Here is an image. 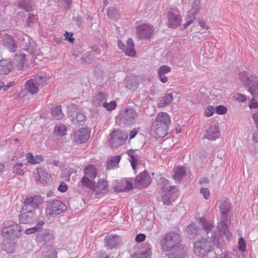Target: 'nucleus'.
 I'll return each instance as SVG.
<instances>
[{"label":"nucleus","instance_id":"864d4df0","mask_svg":"<svg viewBox=\"0 0 258 258\" xmlns=\"http://www.w3.org/2000/svg\"><path fill=\"white\" fill-rule=\"evenodd\" d=\"M238 248L242 252L245 250V241L242 237L238 238Z\"/></svg>","mask_w":258,"mask_h":258},{"label":"nucleus","instance_id":"dca6fc26","mask_svg":"<svg viewBox=\"0 0 258 258\" xmlns=\"http://www.w3.org/2000/svg\"><path fill=\"white\" fill-rule=\"evenodd\" d=\"M21 227L18 224L5 227L3 229V235L8 238H18L20 236Z\"/></svg>","mask_w":258,"mask_h":258},{"label":"nucleus","instance_id":"e2e57ef3","mask_svg":"<svg viewBox=\"0 0 258 258\" xmlns=\"http://www.w3.org/2000/svg\"><path fill=\"white\" fill-rule=\"evenodd\" d=\"M146 238V236L144 234H139L135 237V241L138 242H142L144 241Z\"/></svg>","mask_w":258,"mask_h":258},{"label":"nucleus","instance_id":"f03ea898","mask_svg":"<svg viewBox=\"0 0 258 258\" xmlns=\"http://www.w3.org/2000/svg\"><path fill=\"white\" fill-rule=\"evenodd\" d=\"M218 208H219L220 212H221V221L218 225V229L219 232L217 233H211V237L213 239V244L218 246L219 244L218 238L219 236L226 235L227 238L230 239V233L228 231V227L226 222L227 214L230 210V204L228 199L225 197H222L218 201Z\"/></svg>","mask_w":258,"mask_h":258},{"label":"nucleus","instance_id":"0eeeda50","mask_svg":"<svg viewBox=\"0 0 258 258\" xmlns=\"http://www.w3.org/2000/svg\"><path fill=\"white\" fill-rule=\"evenodd\" d=\"M211 223L208 221L205 218H202L197 221L196 223H192L187 226L186 231L188 234H197L200 232L201 229L204 230L208 234L213 229Z\"/></svg>","mask_w":258,"mask_h":258},{"label":"nucleus","instance_id":"338daca9","mask_svg":"<svg viewBox=\"0 0 258 258\" xmlns=\"http://www.w3.org/2000/svg\"><path fill=\"white\" fill-rule=\"evenodd\" d=\"M252 119L254 120V123L256 124V127L258 128V112L252 114Z\"/></svg>","mask_w":258,"mask_h":258},{"label":"nucleus","instance_id":"aec40b11","mask_svg":"<svg viewBox=\"0 0 258 258\" xmlns=\"http://www.w3.org/2000/svg\"><path fill=\"white\" fill-rule=\"evenodd\" d=\"M90 138V131L86 128H81L74 132V142L77 144H83L87 142Z\"/></svg>","mask_w":258,"mask_h":258},{"label":"nucleus","instance_id":"9d476101","mask_svg":"<svg viewBox=\"0 0 258 258\" xmlns=\"http://www.w3.org/2000/svg\"><path fill=\"white\" fill-rule=\"evenodd\" d=\"M211 249V244L206 239L202 238L195 242L193 251L195 254L203 257L209 252Z\"/></svg>","mask_w":258,"mask_h":258},{"label":"nucleus","instance_id":"3c124183","mask_svg":"<svg viewBox=\"0 0 258 258\" xmlns=\"http://www.w3.org/2000/svg\"><path fill=\"white\" fill-rule=\"evenodd\" d=\"M71 0H59L58 5L64 10H68L71 5Z\"/></svg>","mask_w":258,"mask_h":258},{"label":"nucleus","instance_id":"6e6552de","mask_svg":"<svg viewBox=\"0 0 258 258\" xmlns=\"http://www.w3.org/2000/svg\"><path fill=\"white\" fill-rule=\"evenodd\" d=\"M97 169L94 165H88L84 169V177L81 179V184L86 187H94V179L97 176Z\"/></svg>","mask_w":258,"mask_h":258},{"label":"nucleus","instance_id":"473e14b6","mask_svg":"<svg viewBox=\"0 0 258 258\" xmlns=\"http://www.w3.org/2000/svg\"><path fill=\"white\" fill-rule=\"evenodd\" d=\"M168 125H153V131L156 138H161L166 135V129H167Z\"/></svg>","mask_w":258,"mask_h":258},{"label":"nucleus","instance_id":"774afa93","mask_svg":"<svg viewBox=\"0 0 258 258\" xmlns=\"http://www.w3.org/2000/svg\"><path fill=\"white\" fill-rule=\"evenodd\" d=\"M252 141L253 143H258V131L254 132L252 134Z\"/></svg>","mask_w":258,"mask_h":258},{"label":"nucleus","instance_id":"c756f323","mask_svg":"<svg viewBox=\"0 0 258 258\" xmlns=\"http://www.w3.org/2000/svg\"><path fill=\"white\" fill-rule=\"evenodd\" d=\"M3 41L6 48L10 50V52H14L16 51V45L14 42L13 38L10 35L4 34L3 35Z\"/></svg>","mask_w":258,"mask_h":258},{"label":"nucleus","instance_id":"49530a36","mask_svg":"<svg viewBox=\"0 0 258 258\" xmlns=\"http://www.w3.org/2000/svg\"><path fill=\"white\" fill-rule=\"evenodd\" d=\"M22 164L20 163H17L13 165V173L17 175H23L24 171L22 169Z\"/></svg>","mask_w":258,"mask_h":258},{"label":"nucleus","instance_id":"5701e85b","mask_svg":"<svg viewBox=\"0 0 258 258\" xmlns=\"http://www.w3.org/2000/svg\"><path fill=\"white\" fill-rule=\"evenodd\" d=\"M30 79L34 80V83L41 86L46 85L50 80V76L44 72H39L34 75V78Z\"/></svg>","mask_w":258,"mask_h":258},{"label":"nucleus","instance_id":"6e6d98bb","mask_svg":"<svg viewBox=\"0 0 258 258\" xmlns=\"http://www.w3.org/2000/svg\"><path fill=\"white\" fill-rule=\"evenodd\" d=\"M214 107L213 106H208L205 109V116L209 117L214 113Z\"/></svg>","mask_w":258,"mask_h":258},{"label":"nucleus","instance_id":"ddd939ff","mask_svg":"<svg viewBox=\"0 0 258 258\" xmlns=\"http://www.w3.org/2000/svg\"><path fill=\"white\" fill-rule=\"evenodd\" d=\"M136 33L140 39H149L154 33V27L148 24L140 25L136 27Z\"/></svg>","mask_w":258,"mask_h":258},{"label":"nucleus","instance_id":"603ef678","mask_svg":"<svg viewBox=\"0 0 258 258\" xmlns=\"http://www.w3.org/2000/svg\"><path fill=\"white\" fill-rule=\"evenodd\" d=\"M214 110H215L216 113L220 115L225 114L227 113V108L221 105L216 107V108H215Z\"/></svg>","mask_w":258,"mask_h":258},{"label":"nucleus","instance_id":"4468645a","mask_svg":"<svg viewBox=\"0 0 258 258\" xmlns=\"http://www.w3.org/2000/svg\"><path fill=\"white\" fill-rule=\"evenodd\" d=\"M134 179H122L116 181L113 183V189L117 192H124L126 190L131 189L134 186Z\"/></svg>","mask_w":258,"mask_h":258},{"label":"nucleus","instance_id":"1a4fd4ad","mask_svg":"<svg viewBox=\"0 0 258 258\" xmlns=\"http://www.w3.org/2000/svg\"><path fill=\"white\" fill-rule=\"evenodd\" d=\"M66 205L60 201H50L47 204V215L53 216L59 215L66 210Z\"/></svg>","mask_w":258,"mask_h":258},{"label":"nucleus","instance_id":"a211bd4d","mask_svg":"<svg viewBox=\"0 0 258 258\" xmlns=\"http://www.w3.org/2000/svg\"><path fill=\"white\" fill-rule=\"evenodd\" d=\"M68 115L74 124H79L85 120V115L76 111V107L74 105H71L68 108Z\"/></svg>","mask_w":258,"mask_h":258},{"label":"nucleus","instance_id":"a18cd8bd","mask_svg":"<svg viewBox=\"0 0 258 258\" xmlns=\"http://www.w3.org/2000/svg\"><path fill=\"white\" fill-rule=\"evenodd\" d=\"M99 105H102V107L105 108L107 111H111L115 109L116 107V103L115 101H111L109 103L102 102Z\"/></svg>","mask_w":258,"mask_h":258},{"label":"nucleus","instance_id":"cd10ccee","mask_svg":"<svg viewBox=\"0 0 258 258\" xmlns=\"http://www.w3.org/2000/svg\"><path fill=\"white\" fill-rule=\"evenodd\" d=\"M120 242V238L117 235H109L105 237V245L109 249L115 248Z\"/></svg>","mask_w":258,"mask_h":258},{"label":"nucleus","instance_id":"37998d69","mask_svg":"<svg viewBox=\"0 0 258 258\" xmlns=\"http://www.w3.org/2000/svg\"><path fill=\"white\" fill-rule=\"evenodd\" d=\"M19 7L25 10L27 12H29L32 8V5L28 0H20L19 2Z\"/></svg>","mask_w":258,"mask_h":258},{"label":"nucleus","instance_id":"7c9ffc66","mask_svg":"<svg viewBox=\"0 0 258 258\" xmlns=\"http://www.w3.org/2000/svg\"><path fill=\"white\" fill-rule=\"evenodd\" d=\"M13 68V64L9 59H3L0 61V74L7 75L10 73Z\"/></svg>","mask_w":258,"mask_h":258},{"label":"nucleus","instance_id":"f704fd0d","mask_svg":"<svg viewBox=\"0 0 258 258\" xmlns=\"http://www.w3.org/2000/svg\"><path fill=\"white\" fill-rule=\"evenodd\" d=\"M186 174V171H185L184 168L182 166H178L174 169V181L177 182H180L181 179L185 176Z\"/></svg>","mask_w":258,"mask_h":258},{"label":"nucleus","instance_id":"052dcab7","mask_svg":"<svg viewBox=\"0 0 258 258\" xmlns=\"http://www.w3.org/2000/svg\"><path fill=\"white\" fill-rule=\"evenodd\" d=\"M64 37H65V40L69 41L71 43H73L74 39L73 37V34L69 32H66L64 34Z\"/></svg>","mask_w":258,"mask_h":258},{"label":"nucleus","instance_id":"5fc2aeb1","mask_svg":"<svg viewBox=\"0 0 258 258\" xmlns=\"http://www.w3.org/2000/svg\"><path fill=\"white\" fill-rule=\"evenodd\" d=\"M234 98H235V101L239 103L244 102L247 100V98H246L245 96L240 93L235 94V96H234Z\"/></svg>","mask_w":258,"mask_h":258},{"label":"nucleus","instance_id":"72a5a7b5","mask_svg":"<svg viewBox=\"0 0 258 258\" xmlns=\"http://www.w3.org/2000/svg\"><path fill=\"white\" fill-rule=\"evenodd\" d=\"M38 86H40L33 82V79H30L26 82L25 90L31 95H35L39 91Z\"/></svg>","mask_w":258,"mask_h":258},{"label":"nucleus","instance_id":"09e8293b","mask_svg":"<svg viewBox=\"0 0 258 258\" xmlns=\"http://www.w3.org/2000/svg\"><path fill=\"white\" fill-rule=\"evenodd\" d=\"M258 90H256V96H253V97L249 101V108L250 109L258 108V101L254 98L258 97Z\"/></svg>","mask_w":258,"mask_h":258},{"label":"nucleus","instance_id":"bf43d9fd","mask_svg":"<svg viewBox=\"0 0 258 258\" xmlns=\"http://www.w3.org/2000/svg\"><path fill=\"white\" fill-rule=\"evenodd\" d=\"M14 249H15V244L14 243H10L9 244V246L5 245V250L8 253L13 252Z\"/></svg>","mask_w":258,"mask_h":258},{"label":"nucleus","instance_id":"de8ad7c7","mask_svg":"<svg viewBox=\"0 0 258 258\" xmlns=\"http://www.w3.org/2000/svg\"><path fill=\"white\" fill-rule=\"evenodd\" d=\"M138 82L134 79H128L126 80V88L132 90H134L138 87Z\"/></svg>","mask_w":258,"mask_h":258},{"label":"nucleus","instance_id":"f8f14e48","mask_svg":"<svg viewBox=\"0 0 258 258\" xmlns=\"http://www.w3.org/2000/svg\"><path fill=\"white\" fill-rule=\"evenodd\" d=\"M200 10V0H194L191 5V8L189 11L187 12V15L185 16V23L183 24L182 28L185 29L189 26L195 20V16L199 13Z\"/></svg>","mask_w":258,"mask_h":258},{"label":"nucleus","instance_id":"0e129e2a","mask_svg":"<svg viewBox=\"0 0 258 258\" xmlns=\"http://www.w3.org/2000/svg\"><path fill=\"white\" fill-rule=\"evenodd\" d=\"M198 22L202 28L205 30H208L209 29V27L206 25V23H205L204 20L202 19H199Z\"/></svg>","mask_w":258,"mask_h":258},{"label":"nucleus","instance_id":"9b49d317","mask_svg":"<svg viewBox=\"0 0 258 258\" xmlns=\"http://www.w3.org/2000/svg\"><path fill=\"white\" fill-rule=\"evenodd\" d=\"M128 137L126 132L121 130H115L109 134V143L115 147L121 146Z\"/></svg>","mask_w":258,"mask_h":258},{"label":"nucleus","instance_id":"393cba45","mask_svg":"<svg viewBox=\"0 0 258 258\" xmlns=\"http://www.w3.org/2000/svg\"><path fill=\"white\" fill-rule=\"evenodd\" d=\"M128 156H129V161L132 165V169L136 173L137 167L139 166V163L141 162V156L136 153L135 150H129L126 152Z\"/></svg>","mask_w":258,"mask_h":258},{"label":"nucleus","instance_id":"58836bf2","mask_svg":"<svg viewBox=\"0 0 258 258\" xmlns=\"http://www.w3.org/2000/svg\"><path fill=\"white\" fill-rule=\"evenodd\" d=\"M66 126L61 123H58L55 124L54 128V134L58 137H63L66 135Z\"/></svg>","mask_w":258,"mask_h":258},{"label":"nucleus","instance_id":"4c0bfd02","mask_svg":"<svg viewBox=\"0 0 258 258\" xmlns=\"http://www.w3.org/2000/svg\"><path fill=\"white\" fill-rule=\"evenodd\" d=\"M27 161L31 164H37L43 161V158L40 155L33 156L31 153H28L26 156Z\"/></svg>","mask_w":258,"mask_h":258},{"label":"nucleus","instance_id":"4d7b16f0","mask_svg":"<svg viewBox=\"0 0 258 258\" xmlns=\"http://www.w3.org/2000/svg\"><path fill=\"white\" fill-rule=\"evenodd\" d=\"M200 193H201L202 195L204 196V199L206 200L209 199V195L210 194L209 189L204 187L201 188V189H200Z\"/></svg>","mask_w":258,"mask_h":258},{"label":"nucleus","instance_id":"bb28decb","mask_svg":"<svg viewBox=\"0 0 258 258\" xmlns=\"http://www.w3.org/2000/svg\"><path fill=\"white\" fill-rule=\"evenodd\" d=\"M34 218V211L33 210H22L21 215L20 216V222L21 224H27L33 221Z\"/></svg>","mask_w":258,"mask_h":258},{"label":"nucleus","instance_id":"6ab92c4d","mask_svg":"<svg viewBox=\"0 0 258 258\" xmlns=\"http://www.w3.org/2000/svg\"><path fill=\"white\" fill-rule=\"evenodd\" d=\"M117 45L126 55L131 57H134L135 55L134 41L131 38H128L126 45L124 44L121 40H118Z\"/></svg>","mask_w":258,"mask_h":258},{"label":"nucleus","instance_id":"20e7f679","mask_svg":"<svg viewBox=\"0 0 258 258\" xmlns=\"http://www.w3.org/2000/svg\"><path fill=\"white\" fill-rule=\"evenodd\" d=\"M160 184H161L162 190H163V204L169 205L176 200L177 196L176 195V188L173 185H169V181L164 178H160Z\"/></svg>","mask_w":258,"mask_h":258},{"label":"nucleus","instance_id":"b1692460","mask_svg":"<svg viewBox=\"0 0 258 258\" xmlns=\"http://www.w3.org/2000/svg\"><path fill=\"white\" fill-rule=\"evenodd\" d=\"M108 183L107 181L103 179L99 180L95 185V182H94V186L92 188L87 187L88 189L93 190L97 194L100 193H107L108 192Z\"/></svg>","mask_w":258,"mask_h":258},{"label":"nucleus","instance_id":"c9c22d12","mask_svg":"<svg viewBox=\"0 0 258 258\" xmlns=\"http://www.w3.org/2000/svg\"><path fill=\"white\" fill-rule=\"evenodd\" d=\"M37 175L39 177L40 182L42 184H45L50 179V175L47 172L46 170L42 168H38L37 170Z\"/></svg>","mask_w":258,"mask_h":258},{"label":"nucleus","instance_id":"f3484780","mask_svg":"<svg viewBox=\"0 0 258 258\" xmlns=\"http://www.w3.org/2000/svg\"><path fill=\"white\" fill-rule=\"evenodd\" d=\"M182 18L174 11H170L167 13V26L170 29H176L180 26Z\"/></svg>","mask_w":258,"mask_h":258},{"label":"nucleus","instance_id":"680f3d73","mask_svg":"<svg viewBox=\"0 0 258 258\" xmlns=\"http://www.w3.org/2000/svg\"><path fill=\"white\" fill-rule=\"evenodd\" d=\"M68 189V186L63 182H61L60 184H59V186L58 187V190L61 192H66Z\"/></svg>","mask_w":258,"mask_h":258},{"label":"nucleus","instance_id":"8fccbe9b","mask_svg":"<svg viewBox=\"0 0 258 258\" xmlns=\"http://www.w3.org/2000/svg\"><path fill=\"white\" fill-rule=\"evenodd\" d=\"M107 98L106 94L103 93H99L95 96V101L98 105H100L101 102L105 100Z\"/></svg>","mask_w":258,"mask_h":258},{"label":"nucleus","instance_id":"423d86ee","mask_svg":"<svg viewBox=\"0 0 258 258\" xmlns=\"http://www.w3.org/2000/svg\"><path fill=\"white\" fill-rule=\"evenodd\" d=\"M139 113L132 108H125L120 111L117 119L125 125H131L135 122Z\"/></svg>","mask_w":258,"mask_h":258},{"label":"nucleus","instance_id":"13d9d810","mask_svg":"<svg viewBox=\"0 0 258 258\" xmlns=\"http://www.w3.org/2000/svg\"><path fill=\"white\" fill-rule=\"evenodd\" d=\"M116 13V10H115L114 7H111L107 10V15L108 17L110 18H113L115 17V14Z\"/></svg>","mask_w":258,"mask_h":258},{"label":"nucleus","instance_id":"79ce46f5","mask_svg":"<svg viewBox=\"0 0 258 258\" xmlns=\"http://www.w3.org/2000/svg\"><path fill=\"white\" fill-rule=\"evenodd\" d=\"M51 115L56 120H59L62 118L64 114L61 111V106H57L51 109Z\"/></svg>","mask_w":258,"mask_h":258},{"label":"nucleus","instance_id":"2eb2a0df","mask_svg":"<svg viewBox=\"0 0 258 258\" xmlns=\"http://www.w3.org/2000/svg\"><path fill=\"white\" fill-rule=\"evenodd\" d=\"M43 199L40 196H34V197H28L24 201V206L23 207V211L34 210L38 206L42 204Z\"/></svg>","mask_w":258,"mask_h":258},{"label":"nucleus","instance_id":"412c9836","mask_svg":"<svg viewBox=\"0 0 258 258\" xmlns=\"http://www.w3.org/2000/svg\"><path fill=\"white\" fill-rule=\"evenodd\" d=\"M54 239V236L51 231L45 229L41 231V232L37 234L36 236V240L40 245L45 244L51 242Z\"/></svg>","mask_w":258,"mask_h":258},{"label":"nucleus","instance_id":"e433bc0d","mask_svg":"<svg viewBox=\"0 0 258 258\" xmlns=\"http://www.w3.org/2000/svg\"><path fill=\"white\" fill-rule=\"evenodd\" d=\"M172 101H173V93H167L159 102L158 107L162 108L168 106Z\"/></svg>","mask_w":258,"mask_h":258},{"label":"nucleus","instance_id":"2f4dec72","mask_svg":"<svg viewBox=\"0 0 258 258\" xmlns=\"http://www.w3.org/2000/svg\"><path fill=\"white\" fill-rule=\"evenodd\" d=\"M170 71V68L165 65L161 66L159 68L158 71H157V75H158L160 82L163 83H167L168 78L166 77L165 75L169 73Z\"/></svg>","mask_w":258,"mask_h":258},{"label":"nucleus","instance_id":"4be33fe9","mask_svg":"<svg viewBox=\"0 0 258 258\" xmlns=\"http://www.w3.org/2000/svg\"><path fill=\"white\" fill-rule=\"evenodd\" d=\"M134 181H135V186L140 188H145L151 183V177L146 171H144L141 172Z\"/></svg>","mask_w":258,"mask_h":258},{"label":"nucleus","instance_id":"c03bdc74","mask_svg":"<svg viewBox=\"0 0 258 258\" xmlns=\"http://www.w3.org/2000/svg\"><path fill=\"white\" fill-rule=\"evenodd\" d=\"M151 255V250L149 249H143L136 254L137 258H149Z\"/></svg>","mask_w":258,"mask_h":258},{"label":"nucleus","instance_id":"f257e3e1","mask_svg":"<svg viewBox=\"0 0 258 258\" xmlns=\"http://www.w3.org/2000/svg\"><path fill=\"white\" fill-rule=\"evenodd\" d=\"M180 243V235L173 232L163 235L160 241L162 250L169 258H188L187 247Z\"/></svg>","mask_w":258,"mask_h":258},{"label":"nucleus","instance_id":"c85d7f7f","mask_svg":"<svg viewBox=\"0 0 258 258\" xmlns=\"http://www.w3.org/2000/svg\"><path fill=\"white\" fill-rule=\"evenodd\" d=\"M170 123V117L165 112H160L156 116V121L153 125H169Z\"/></svg>","mask_w":258,"mask_h":258},{"label":"nucleus","instance_id":"7ed1b4c3","mask_svg":"<svg viewBox=\"0 0 258 258\" xmlns=\"http://www.w3.org/2000/svg\"><path fill=\"white\" fill-rule=\"evenodd\" d=\"M23 41H26V45L27 46V48H25V50L30 52V54L26 56V55L21 52H18L15 54V57H14V61H15L16 66L19 70H21L24 67V63L26 60L27 57L30 58V61L32 63H36L35 61V50L32 48V45L33 44L30 42V39L29 36L26 35L25 37L23 38Z\"/></svg>","mask_w":258,"mask_h":258},{"label":"nucleus","instance_id":"ea45409f","mask_svg":"<svg viewBox=\"0 0 258 258\" xmlns=\"http://www.w3.org/2000/svg\"><path fill=\"white\" fill-rule=\"evenodd\" d=\"M120 161V156H115L111 157L107 161V169H113L116 168Z\"/></svg>","mask_w":258,"mask_h":258},{"label":"nucleus","instance_id":"a19ab883","mask_svg":"<svg viewBox=\"0 0 258 258\" xmlns=\"http://www.w3.org/2000/svg\"><path fill=\"white\" fill-rule=\"evenodd\" d=\"M44 223L43 221H39L37 224L33 227L27 228L25 230V234L27 235L33 234L36 233L43 227Z\"/></svg>","mask_w":258,"mask_h":258},{"label":"nucleus","instance_id":"39448f33","mask_svg":"<svg viewBox=\"0 0 258 258\" xmlns=\"http://www.w3.org/2000/svg\"><path fill=\"white\" fill-rule=\"evenodd\" d=\"M239 79L244 85L249 86V93L255 96L256 91H258V78L256 76L251 75L246 71H243L239 73Z\"/></svg>","mask_w":258,"mask_h":258},{"label":"nucleus","instance_id":"a878e982","mask_svg":"<svg viewBox=\"0 0 258 258\" xmlns=\"http://www.w3.org/2000/svg\"><path fill=\"white\" fill-rule=\"evenodd\" d=\"M220 136V132L217 126H212L209 127L207 131L204 132V138L208 139V140H216L219 139Z\"/></svg>","mask_w":258,"mask_h":258},{"label":"nucleus","instance_id":"69168bd1","mask_svg":"<svg viewBox=\"0 0 258 258\" xmlns=\"http://www.w3.org/2000/svg\"><path fill=\"white\" fill-rule=\"evenodd\" d=\"M15 84L14 83V82L12 81L10 82L6 85L4 84V87H3V91H7L11 87H13Z\"/></svg>","mask_w":258,"mask_h":258}]
</instances>
